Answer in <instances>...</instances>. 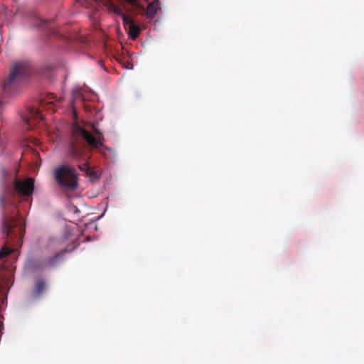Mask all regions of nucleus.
Wrapping results in <instances>:
<instances>
[{
    "label": "nucleus",
    "instance_id": "nucleus-16",
    "mask_svg": "<svg viewBox=\"0 0 364 364\" xmlns=\"http://www.w3.org/2000/svg\"><path fill=\"white\" fill-rule=\"evenodd\" d=\"M124 1L130 5H132V6L137 5V0H124Z\"/></svg>",
    "mask_w": 364,
    "mask_h": 364
},
{
    "label": "nucleus",
    "instance_id": "nucleus-1",
    "mask_svg": "<svg viewBox=\"0 0 364 364\" xmlns=\"http://www.w3.org/2000/svg\"><path fill=\"white\" fill-rule=\"evenodd\" d=\"M76 1L93 10L92 14H90V17L96 22L99 18L97 14L99 8L104 6L109 12L113 13L122 18L124 27L132 40H135L139 36L141 31L140 28L130 17L125 15L112 0H76Z\"/></svg>",
    "mask_w": 364,
    "mask_h": 364
},
{
    "label": "nucleus",
    "instance_id": "nucleus-19",
    "mask_svg": "<svg viewBox=\"0 0 364 364\" xmlns=\"http://www.w3.org/2000/svg\"><path fill=\"white\" fill-rule=\"evenodd\" d=\"M46 70H47V77H48V66H47Z\"/></svg>",
    "mask_w": 364,
    "mask_h": 364
},
{
    "label": "nucleus",
    "instance_id": "nucleus-15",
    "mask_svg": "<svg viewBox=\"0 0 364 364\" xmlns=\"http://www.w3.org/2000/svg\"><path fill=\"white\" fill-rule=\"evenodd\" d=\"M79 167H80V168L81 170H85V171H86V172H87V173L90 171V168H89V167H87V164H82V165L80 166Z\"/></svg>",
    "mask_w": 364,
    "mask_h": 364
},
{
    "label": "nucleus",
    "instance_id": "nucleus-21",
    "mask_svg": "<svg viewBox=\"0 0 364 364\" xmlns=\"http://www.w3.org/2000/svg\"><path fill=\"white\" fill-rule=\"evenodd\" d=\"M82 42H83V43H87V41H85V40H83V41H82Z\"/></svg>",
    "mask_w": 364,
    "mask_h": 364
},
{
    "label": "nucleus",
    "instance_id": "nucleus-9",
    "mask_svg": "<svg viewBox=\"0 0 364 364\" xmlns=\"http://www.w3.org/2000/svg\"><path fill=\"white\" fill-rule=\"evenodd\" d=\"M31 27L37 29H42L45 26V20L40 16L37 11H33L29 16Z\"/></svg>",
    "mask_w": 364,
    "mask_h": 364
},
{
    "label": "nucleus",
    "instance_id": "nucleus-14",
    "mask_svg": "<svg viewBox=\"0 0 364 364\" xmlns=\"http://www.w3.org/2000/svg\"><path fill=\"white\" fill-rule=\"evenodd\" d=\"M46 31H47V36L49 35V36H55L56 35L57 32L51 28L50 27H48L47 26V28H46Z\"/></svg>",
    "mask_w": 364,
    "mask_h": 364
},
{
    "label": "nucleus",
    "instance_id": "nucleus-11",
    "mask_svg": "<svg viewBox=\"0 0 364 364\" xmlns=\"http://www.w3.org/2000/svg\"><path fill=\"white\" fill-rule=\"evenodd\" d=\"M158 6V1H154L148 4L146 10V15L149 18L152 19L155 17L156 14H157Z\"/></svg>",
    "mask_w": 364,
    "mask_h": 364
},
{
    "label": "nucleus",
    "instance_id": "nucleus-13",
    "mask_svg": "<svg viewBox=\"0 0 364 364\" xmlns=\"http://www.w3.org/2000/svg\"><path fill=\"white\" fill-rule=\"evenodd\" d=\"M47 106L48 105H55L58 102V98L53 93H47Z\"/></svg>",
    "mask_w": 364,
    "mask_h": 364
},
{
    "label": "nucleus",
    "instance_id": "nucleus-6",
    "mask_svg": "<svg viewBox=\"0 0 364 364\" xmlns=\"http://www.w3.org/2000/svg\"><path fill=\"white\" fill-rule=\"evenodd\" d=\"M78 132L91 148L98 149L102 147L107 150L109 149L104 146L105 138L103 134L99 129L94 128V132L97 135L96 136L81 127L78 128Z\"/></svg>",
    "mask_w": 364,
    "mask_h": 364
},
{
    "label": "nucleus",
    "instance_id": "nucleus-12",
    "mask_svg": "<svg viewBox=\"0 0 364 364\" xmlns=\"http://www.w3.org/2000/svg\"><path fill=\"white\" fill-rule=\"evenodd\" d=\"M14 251L13 247H9L6 246H3L0 249V259L4 258L6 256L10 255Z\"/></svg>",
    "mask_w": 364,
    "mask_h": 364
},
{
    "label": "nucleus",
    "instance_id": "nucleus-17",
    "mask_svg": "<svg viewBox=\"0 0 364 364\" xmlns=\"http://www.w3.org/2000/svg\"><path fill=\"white\" fill-rule=\"evenodd\" d=\"M4 198H3V197H1V198H0V203H1V205H3V204H4Z\"/></svg>",
    "mask_w": 364,
    "mask_h": 364
},
{
    "label": "nucleus",
    "instance_id": "nucleus-8",
    "mask_svg": "<svg viewBox=\"0 0 364 364\" xmlns=\"http://www.w3.org/2000/svg\"><path fill=\"white\" fill-rule=\"evenodd\" d=\"M46 289V279L43 277L36 275L34 278L33 287L31 293V299L37 301L41 298Z\"/></svg>",
    "mask_w": 364,
    "mask_h": 364
},
{
    "label": "nucleus",
    "instance_id": "nucleus-2",
    "mask_svg": "<svg viewBox=\"0 0 364 364\" xmlns=\"http://www.w3.org/2000/svg\"><path fill=\"white\" fill-rule=\"evenodd\" d=\"M2 231L7 238L8 245H21L25 232L23 218L16 215H11L4 210L2 213Z\"/></svg>",
    "mask_w": 364,
    "mask_h": 364
},
{
    "label": "nucleus",
    "instance_id": "nucleus-5",
    "mask_svg": "<svg viewBox=\"0 0 364 364\" xmlns=\"http://www.w3.org/2000/svg\"><path fill=\"white\" fill-rule=\"evenodd\" d=\"M22 120L25 128L34 129L39 123L43 124V116L38 107H28L22 115Z\"/></svg>",
    "mask_w": 364,
    "mask_h": 364
},
{
    "label": "nucleus",
    "instance_id": "nucleus-18",
    "mask_svg": "<svg viewBox=\"0 0 364 364\" xmlns=\"http://www.w3.org/2000/svg\"><path fill=\"white\" fill-rule=\"evenodd\" d=\"M2 328H3V323H2V322L0 321V331H1Z\"/></svg>",
    "mask_w": 364,
    "mask_h": 364
},
{
    "label": "nucleus",
    "instance_id": "nucleus-7",
    "mask_svg": "<svg viewBox=\"0 0 364 364\" xmlns=\"http://www.w3.org/2000/svg\"><path fill=\"white\" fill-rule=\"evenodd\" d=\"M15 191L21 196H30L32 194L34 188V181L31 178H27L24 180L15 178L14 181Z\"/></svg>",
    "mask_w": 364,
    "mask_h": 364
},
{
    "label": "nucleus",
    "instance_id": "nucleus-3",
    "mask_svg": "<svg viewBox=\"0 0 364 364\" xmlns=\"http://www.w3.org/2000/svg\"><path fill=\"white\" fill-rule=\"evenodd\" d=\"M29 63L23 60L14 63L10 68L9 76L4 80L2 88L6 92H14L26 76Z\"/></svg>",
    "mask_w": 364,
    "mask_h": 364
},
{
    "label": "nucleus",
    "instance_id": "nucleus-20",
    "mask_svg": "<svg viewBox=\"0 0 364 364\" xmlns=\"http://www.w3.org/2000/svg\"><path fill=\"white\" fill-rule=\"evenodd\" d=\"M36 144H39L40 141H38V139H36Z\"/></svg>",
    "mask_w": 364,
    "mask_h": 364
},
{
    "label": "nucleus",
    "instance_id": "nucleus-4",
    "mask_svg": "<svg viewBox=\"0 0 364 364\" xmlns=\"http://www.w3.org/2000/svg\"><path fill=\"white\" fill-rule=\"evenodd\" d=\"M58 183L66 190H75L78 186L77 174L74 168L62 166L55 171Z\"/></svg>",
    "mask_w": 364,
    "mask_h": 364
},
{
    "label": "nucleus",
    "instance_id": "nucleus-10",
    "mask_svg": "<svg viewBox=\"0 0 364 364\" xmlns=\"http://www.w3.org/2000/svg\"><path fill=\"white\" fill-rule=\"evenodd\" d=\"M70 251L71 250L68 251V250L64 249L55 254L53 257L47 259V267H54L61 264L64 259L65 255Z\"/></svg>",
    "mask_w": 364,
    "mask_h": 364
}]
</instances>
